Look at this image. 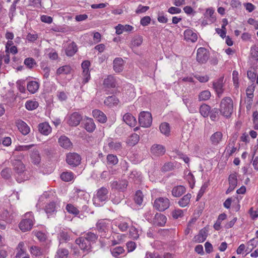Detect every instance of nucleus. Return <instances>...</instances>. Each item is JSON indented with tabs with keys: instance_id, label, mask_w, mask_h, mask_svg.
I'll list each match as a JSON object with an SVG mask.
<instances>
[{
	"instance_id": "nucleus-19",
	"label": "nucleus",
	"mask_w": 258,
	"mask_h": 258,
	"mask_svg": "<svg viewBox=\"0 0 258 258\" xmlns=\"http://www.w3.org/2000/svg\"><path fill=\"white\" fill-rule=\"evenodd\" d=\"M184 36L186 41L191 42H195L198 39L197 33L191 29L185 30L184 32Z\"/></svg>"
},
{
	"instance_id": "nucleus-3",
	"label": "nucleus",
	"mask_w": 258,
	"mask_h": 258,
	"mask_svg": "<svg viewBox=\"0 0 258 258\" xmlns=\"http://www.w3.org/2000/svg\"><path fill=\"white\" fill-rule=\"evenodd\" d=\"M13 165L14 169L18 175L16 176V180L21 183L26 180L28 177L24 174L25 171V166L22 162L19 160H15L14 161Z\"/></svg>"
},
{
	"instance_id": "nucleus-29",
	"label": "nucleus",
	"mask_w": 258,
	"mask_h": 258,
	"mask_svg": "<svg viewBox=\"0 0 258 258\" xmlns=\"http://www.w3.org/2000/svg\"><path fill=\"white\" fill-rule=\"evenodd\" d=\"M58 143L61 147L65 149H69L72 146L70 139L64 136H62L59 138Z\"/></svg>"
},
{
	"instance_id": "nucleus-46",
	"label": "nucleus",
	"mask_w": 258,
	"mask_h": 258,
	"mask_svg": "<svg viewBox=\"0 0 258 258\" xmlns=\"http://www.w3.org/2000/svg\"><path fill=\"white\" fill-rule=\"evenodd\" d=\"M139 140V136L137 134H133L129 137L127 143L130 146H135L138 143Z\"/></svg>"
},
{
	"instance_id": "nucleus-63",
	"label": "nucleus",
	"mask_w": 258,
	"mask_h": 258,
	"mask_svg": "<svg viewBox=\"0 0 258 258\" xmlns=\"http://www.w3.org/2000/svg\"><path fill=\"white\" fill-rule=\"evenodd\" d=\"M82 83L86 84L90 80L91 76L90 71H83L82 73Z\"/></svg>"
},
{
	"instance_id": "nucleus-8",
	"label": "nucleus",
	"mask_w": 258,
	"mask_h": 258,
	"mask_svg": "<svg viewBox=\"0 0 258 258\" xmlns=\"http://www.w3.org/2000/svg\"><path fill=\"white\" fill-rule=\"evenodd\" d=\"M81 158L80 156L76 153H70L67 156L66 161L67 163L74 167L79 165L81 163Z\"/></svg>"
},
{
	"instance_id": "nucleus-61",
	"label": "nucleus",
	"mask_w": 258,
	"mask_h": 258,
	"mask_svg": "<svg viewBox=\"0 0 258 258\" xmlns=\"http://www.w3.org/2000/svg\"><path fill=\"white\" fill-rule=\"evenodd\" d=\"M41 68L42 70V74H43L44 78L48 79L50 75V68L44 64L41 66Z\"/></svg>"
},
{
	"instance_id": "nucleus-20",
	"label": "nucleus",
	"mask_w": 258,
	"mask_h": 258,
	"mask_svg": "<svg viewBox=\"0 0 258 258\" xmlns=\"http://www.w3.org/2000/svg\"><path fill=\"white\" fill-rule=\"evenodd\" d=\"M123 120L130 126H135L137 123L135 117L131 113H126L122 117Z\"/></svg>"
},
{
	"instance_id": "nucleus-14",
	"label": "nucleus",
	"mask_w": 258,
	"mask_h": 258,
	"mask_svg": "<svg viewBox=\"0 0 258 258\" xmlns=\"http://www.w3.org/2000/svg\"><path fill=\"white\" fill-rule=\"evenodd\" d=\"M213 88L216 92L218 97H220L223 92V78H220L213 83Z\"/></svg>"
},
{
	"instance_id": "nucleus-17",
	"label": "nucleus",
	"mask_w": 258,
	"mask_h": 258,
	"mask_svg": "<svg viewBox=\"0 0 258 258\" xmlns=\"http://www.w3.org/2000/svg\"><path fill=\"white\" fill-rule=\"evenodd\" d=\"M208 236V230L206 228L202 229L198 235L194 238V240L197 243L203 242Z\"/></svg>"
},
{
	"instance_id": "nucleus-24",
	"label": "nucleus",
	"mask_w": 258,
	"mask_h": 258,
	"mask_svg": "<svg viewBox=\"0 0 258 258\" xmlns=\"http://www.w3.org/2000/svg\"><path fill=\"white\" fill-rule=\"evenodd\" d=\"M128 179L136 184L140 183L142 179L141 173L136 170H133L128 175Z\"/></svg>"
},
{
	"instance_id": "nucleus-38",
	"label": "nucleus",
	"mask_w": 258,
	"mask_h": 258,
	"mask_svg": "<svg viewBox=\"0 0 258 258\" xmlns=\"http://www.w3.org/2000/svg\"><path fill=\"white\" fill-rule=\"evenodd\" d=\"M72 71L71 67L70 66L66 65L59 68L56 70L57 75H67L71 73Z\"/></svg>"
},
{
	"instance_id": "nucleus-43",
	"label": "nucleus",
	"mask_w": 258,
	"mask_h": 258,
	"mask_svg": "<svg viewBox=\"0 0 258 258\" xmlns=\"http://www.w3.org/2000/svg\"><path fill=\"white\" fill-rule=\"evenodd\" d=\"M210 110V106L206 104L202 105L200 108V113L204 117H206L209 116Z\"/></svg>"
},
{
	"instance_id": "nucleus-2",
	"label": "nucleus",
	"mask_w": 258,
	"mask_h": 258,
	"mask_svg": "<svg viewBox=\"0 0 258 258\" xmlns=\"http://www.w3.org/2000/svg\"><path fill=\"white\" fill-rule=\"evenodd\" d=\"M108 190L105 187H101L97 191L94 195L93 201L94 205L96 207L103 206L108 199Z\"/></svg>"
},
{
	"instance_id": "nucleus-55",
	"label": "nucleus",
	"mask_w": 258,
	"mask_h": 258,
	"mask_svg": "<svg viewBox=\"0 0 258 258\" xmlns=\"http://www.w3.org/2000/svg\"><path fill=\"white\" fill-rule=\"evenodd\" d=\"M161 132L165 135H168L170 133V127L168 123L164 122L161 124L160 126Z\"/></svg>"
},
{
	"instance_id": "nucleus-51",
	"label": "nucleus",
	"mask_w": 258,
	"mask_h": 258,
	"mask_svg": "<svg viewBox=\"0 0 258 258\" xmlns=\"http://www.w3.org/2000/svg\"><path fill=\"white\" fill-rule=\"evenodd\" d=\"M211 93L208 90H205L201 92L199 95V100L200 101H206L210 99Z\"/></svg>"
},
{
	"instance_id": "nucleus-59",
	"label": "nucleus",
	"mask_w": 258,
	"mask_h": 258,
	"mask_svg": "<svg viewBox=\"0 0 258 258\" xmlns=\"http://www.w3.org/2000/svg\"><path fill=\"white\" fill-rule=\"evenodd\" d=\"M174 163L171 162L165 163L162 166L161 170L162 171L167 172L172 170L174 168Z\"/></svg>"
},
{
	"instance_id": "nucleus-33",
	"label": "nucleus",
	"mask_w": 258,
	"mask_h": 258,
	"mask_svg": "<svg viewBox=\"0 0 258 258\" xmlns=\"http://www.w3.org/2000/svg\"><path fill=\"white\" fill-rule=\"evenodd\" d=\"M56 204L54 202H51L48 203L45 207V211L48 216L51 215L56 212Z\"/></svg>"
},
{
	"instance_id": "nucleus-5",
	"label": "nucleus",
	"mask_w": 258,
	"mask_h": 258,
	"mask_svg": "<svg viewBox=\"0 0 258 258\" xmlns=\"http://www.w3.org/2000/svg\"><path fill=\"white\" fill-rule=\"evenodd\" d=\"M170 205L169 200L166 197H159L157 198L154 202V207L159 211H164Z\"/></svg>"
},
{
	"instance_id": "nucleus-42",
	"label": "nucleus",
	"mask_w": 258,
	"mask_h": 258,
	"mask_svg": "<svg viewBox=\"0 0 258 258\" xmlns=\"http://www.w3.org/2000/svg\"><path fill=\"white\" fill-rule=\"evenodd\" d=\"M83 237L86 239L91 244L95 243L98 238L97 235L91 232H88L85 233Z\"/></svg>"
},
{
	"instance_id": "nucleus-7",
	"label": "nucleus",
	"mask_w": 258,
	"mask_h": 258,
	"mask_svg": "<svg viewBox=\"0 0 258 258\" xmlns=\"http://www.w3.org/2000/svg\"><path fill=\"white\" fill-rule=\"evenodd\" d=\"M214 14V10L213 8L207 9L204 14V18L202 21V25L206 26L215 22L216 18Z\"/></svg>"
},
{
	"instance_id": "nucleus-60",
	"label": "nucleus",
	"mask_w": 258,
	"mask_h": 258,
	"mask_svg": "<svg viewBox=\"0 0 258 258\" xmlns=\"http://www.w3.org/2000/svg\"><path fill=\"white\" fill-rule=\"evenodd\" d=\"M228 181L229 185L236 186L237 184L236 174L235 173L230 174L228 177Z\"/></svg>"
},
{
	"instance_id": "nucleus-27",
	"label": "nucleus",
	"mask_w": 258,
	"mask_h": 258,
	"mask_svg": "<svg viewBox=\"0 0 258 258\" xmlns=\"http://www.w3.org/2000/svg\"><path fill=\"white\" fill-rule=\"evenodd\" d=\"M116 33L118 35L121 34L123 32H130L132 31L134 27L129 25H123L118 24L115 27Z\"/></svg>"
},
{
	"instance_id": "nucleus-54",
	"label": "nucleus",
	"mask_w": 258,
	"mask_h": 258,
	"mask_svg": "<svg viewBox=\"0 0 258 258\" xmlns=\"http://www.w3.org/2000/svg\"><path fill=\"white\" fill-rule=\"evenodd\" d=\"M129 235L134 239H137L139 237V231L134 226L130 227Z\"/></svg>"
},
{
	"instance_id": "nucleus-45",
	"label": "nucleus",
	"mask_w": 258,
	"mask_h": 258,
	"mask_svg": "<svg viewBox=\"0 0 258 258\" xmlns=\"http://www.w3.org/2000/svg\"><path fill=\"white\" fill-rule=\"evenodd\" d=\"M124 252L123 248L121 246H117L111 249V253L113 256L118 257V256Z\"/></svg>"
},
{
	"instance_id": "nucleus-40",
	"label": "nucleus",
	"mask_w": 258,
	"mask_h": 258,
	"mask_svg": "<svg viewBox=\"0 0 258 258\" xmlns=\"http://www.w3.org/2000/svg\"><path fill=\"white\" fill-rule=\"evenodd\" d=\"M118 99L115 96H111L106 98L104 100V104L109 106L117 105L118 103Z\"/></svg>"
},
{
	"instance_id": "nucleus-26",
	"label": "nucleus",
	"mask_w": 258,
	"mask_h": 258,
	"mask_svg": "<svg viewBox=\"0 0 258 258\" xmlns=\"http://www.w3.org/2000/svg\"><path fill=\"white\" fill-rule=\"evenodd\" d=\"M38 130L40 133L45 136L51 132V127L47 122L40 123L38 125Z\"/></svg>"
},
{
	"instance_id": "nucleus-32",
	"label": "nucleus",
	"mask_w": 258,
	"mask_h": 258,
	"mask_svg": "<svg viewBox=\"0 0 258 258\" xmlns=\"http://www.w3.org/2000/svg\"><path fill=\"white\" fill-rule=\"evenodd\" d=\"M30 158L32 163L35 165H39L41 162V159L40 154L37 150H33L31 154Z\"/></svg>"
},
{
	"instance_id": "nucleus-9",
	"label": "nucleus",
	"mask_w": 258,
	"mask_h": 258,
	"mask_svg": "<svg viewBox=\"0 0 258 258\" xmlns=\"http://www.w3.org/2000/svg\"><path fill=\"white\" fill-rule=\"evenodd\" d=\"M209 54L207 49L204 47H200L197 53V60L200 63H205L209 58Z\"/></svg>"
},
{
	"instance_id": "nucleus-64",
	"label": "nucleus",
	"mask_w": 258,
	"mask_h": 258,
	"mask_svg": "<svg viewBox=\"0 0 258 258\" xmlns=\"http://www.w3.org/2000/svg\"><path fill=\"white\" fill-rule=\"evenodd\" d=\"M10 216L9 212L7 210L0 208V217L3 220H7Z\"/></svg>"
},
{
	"instance_id": "nucleus-36",
	"label": "nucleus",
	"mask_w": 258,
	"mask_h": 258,
	"mask_svg": "<svg viewBox=\"0 0 258 258\" xmlns=\"http://www.w3.org/2000/svg\"><path fill=\"white\" fill-rule=\"evenodd\" d=\"M191 198L190 194H187L184 195L182 198H181L178 202V204L180 207L182 208L185 207L189 203L190 200Z\"/></svg>"
},
{
	"instance_id": "nucleus-1",
	"label": "nucleus",
	"mask_w": 258,
	"mask_h": 258,
	"mask_svg": "<svg viewBox=\"0 0 258 258\" xmlns=\"http://www.w3.org/2000/svg\"><path fill=\"white\" fill-rule=\"evenodd\" d=\"M219 111L224 116L229 117L231 116L233 111V102L230 97H225L221 100Z\"/></svg>"
},
{
	"instance_id": "nucleus-50",
	"label": "nucleus",
	"mask_w": 258,
	"mask_h": 258,
	"mask_svg": "<svg viewBox=\"0 0 258 258\" xmlns=\"http://www.w3.org/2000/svg\"><path fill=\"white\" fill-rule=\"evenodd\" d=\"M107 164L110 165H115L117 164L118 159L116 156L113 154H108L107 156Z\"/></svg>"
},
{
	"instance_id": "nucleus-13",
	"label": "nucleus",
	"mask_w": 258,
	"mask_h": 258,
	"mask_svg": "<svg viewBox=\"0 0 258 258\" xmlns=\"http://www.w3.org/2000/svg\"><path fill=\"white\" fill-rule=\"evenodd\" d=\"M166 151L164 146L160 144H154L151 148L152 154L156 157L163 156Z\"/></svg>"
},
{
	"instance_id": "nucleus-34",
	"label": "nucleus",
	"mask_w": 258,
	"mask_h": 258,
	"mask_svg": "<svg viewBox=\"0 0 258 258\" xmlns=\"http://www.w3.org/2000/svg\"><path fill=\"white\" fill-rule=\"evenodd\" d=\"M39 87V83L33 81L28 82L27 86V90L31 94H34L38 90Z\"/></svg>"
},
{
	"instance_id": "nucleus-28",
	"label": "nucleus",
	"mask_w": 258,
	"mask_h": 258,
	"mask_svg": "<svg viewBox=\"0 0 258 258\" xmlns=\"http://www.w3.org/2000/svg\"><path fill=\"white\" fill-rule=\"evenodd\" d=\"M131 222L130 219L122 220L116 223V226L121 231L124 232L130 227Z\"/></svg>"
},
{
	"instance_id": "nucleus-4",
	"label": "nucleus",
	"mask_w": 258,
	"mask_h": 258,
	"mask_svg": "<svg viewBox=\"0 0 258 258\" xmlns=\"http://www.w3.org/2000/svg\"><path fill=\"white\" fill-rule=\"evenodd\" d=\"M24 218L19 223V227L22 232H26L30 230L34 224V217L32 212L25 214Z\"/></svg>"
},
{
	"instance_id": "nucleus-30",
	"label": "nucleus",
	"mask_w": 258,
	"mask_h": 258,
	"mask_svg": "<svg viewBox=\"0 0 258 258\" xmlns=\"http://www.w3.org/2000/svg\"><path fill=\"white\" fill-rule=\"evenodd\" d=\"M186 191V188L182 185L174 186L172 190V195L174 197H179Z\"/></svg>"
},
{
	"instance_id": "nucleus-53",
	"label": "nucleus",
	"mask_w": 258,
	"mask_h": 258,
	"mask_svg": "<svg viewBox=\"0 0 258 258\" xmlns=\"http://www.w3.org/2000/svg\"><path fill=\"white\" fill-rule=\"evenodd\" d=\"M30 251L32 255L36 256H40L42 254V249L37 246H32L30 247Z\"/></svg>"
},
{
	"instance_id": "nucleus-35",
	"label": "nucleus",
	"mask_w": 258,
	"mask_h": 258,
	"mask_svg": "<svg viewBox=\"0 0 258 258\" xmlns=\"http://www.w3.org/2000/svg\"><path fill=\"white\" fill-rule=\"evenodd\" d=\"M96 127L93 119L87 117L85 123V128L88 132H92Z\"/></svg>"
},
{
	"instance_id": "nucleus-47",
	"label": "nucleus",
	"mask_w": 258,
	"mask_h": 258,
	"mask_svg": "<svg viewBox=\"0 0 258 258\" xmlns=\"http://www.w3.org/2000/svg\"><path fill=\"white\" fill-rule=\"evenodd\" d=\"M144 196L142 192L140 190L136 191L134 197V200L136 204L141 205L143 201Z\"/></svg>"
},
{
	"instance_id": "nucleus-39",
	"label": "nucleus",
	"mask_w": 258,
	"mask_h": 258,
	"mask_svg": "<svg viewBox=\"0 0 258 258\" xmlns=\"http://www.w3.org/2000/svg\"><path fill=\"white\" fill-rule=\"evenodd\" d=\"M69 254V250L63 248H59L56 251L55 258H67Z\"/></svg>"
},
{
	"instance_id": "nucleus-48",
	"label": "nucleus",
	"mask_w": 258,
	"mask_h": 258,
	"mask_svg": "<svg viewBox=\"0 0 258 258\" xmlns=\"http://www.w3.org/2000/svg\"><path fill=\"white\" fill-rule=\"evenodd\" d=\"M66 209L68 213L75 216L79 214V210L71 204H67L66 207Z\"/></svg>"
},
{
	"instance_id": "nucleus-22",
	"label": "nucleus",
	"mask_w": 258,
	"mask_h": 258,
	"mask_svg": "<svg viewBox=\"0 0 258 258\" xmlns=\"http://www.w3.org/2000/svg\"><path fill=\"white\" fill-rule=\"evenodd\" d=\"M124 61L120 57L115 58L113 61V70L116 73L121 72L123 69Z\"/></svg>"
},
{
	"instance_id": "nucleus-57",
	"label": "nucleus",
	"mask_w": 258,
	"mask_h": 258,
	"mask_svg": "<svg viewBox=\"0 0 258 258\" xmlns=\"http://www.w3.org/2000/svg\"><path fill=\"white\" fill-rule=\"evenodd\" d=\"M255 85L253 83H252L251 85L249 86L246 90V96L247 97L252 99L253 97V92L255 90Z\"/></svg>"
},
{
	"instance_id": "nucleus-21",
	"label": "nucleus",
	"mask_w": 258,
	"mask_h": 258,
	"mask_svg": "<svg viewBox=\"0 0 258 258\" xmlns=\"http://www.w3.org/2000/svg\"><path fill=\"white\" fill-rule=\"evenodd\" d=\"M166 221L167 218L165 216L160 213H157L154 219V223L159 226H163L165 225Z\"/></svg>"
},
{
	"instance_id": "nucleus-58",
	"label": "nucleus",
	"mask_w": 258,
	"mask_h": 258,
	"mask_svg": "<svg viewBox=\"0 0 258 258\" xmlns=\"http://www.w3.org/2000/svg\"><path fill=\"white\" fill-rule=\"evenodd\" d=\"M12 170L9 168H6L4 169L1 172L2 176L6 179H10L12 175Z\"/></svg>"
},
{
	"instance_id": "nucleus-44",
	"label": "nucleus",
	"mask_w": 258,
	"mask_h": 258,
	"mask_svg": "<svg viewBox=\"0 0 258 258\" xmlns=\"http://www.w3.org/2000/svg\"><path fill=\"white\" fill-rule=\"evenodd\" d=\"M60 178L62 180L69 182L74 178V174L72 172H63L61 174Z\"/></svg>"
},
{
	"instance_id": "nucleus-62",
	"label": "nucleus",
	"mask_w": 258,
	"mask_h": 258,
	"mask_svg": "<svg viewBox=\"0 0 258 258\" xmlns=\"http://www.w3.org/2000/svg\"><path fill=\"white\" fill-rule=\"evenodd\" d=\"M250 55L251 57L255 60H258V47L252 46L250 48Z\"/></svg>"
},
{
	"instance_id": "nucleus-12",
	"label": "nucleus",
	"mask_w": 258,
	"mask_h": 258,
	"mask_svg": "<svg viewBox=\"0 0 258 258\" xmlns=\"http://www.w3.org/2000/svg\"><path fill=\"white\" fill-rule=\"evenodd\" d=\"M96 228L98 232L103 235L108 230L109 222L105 219L99 220L96 223Z\"/></svg>"
},
{
	"instance_id": "nucleus-31",
	"label": "nucleus",
	"mask_w": 258,
	"mask_h": 258,
	"mask_svg": "<svg viewBox=\"0 0 258 258\" xmlns=\"http://www.w3.org/2000/svg\"><path fill=\"white\" fill-rule=\"evenodd\" d=\"M77 51V46L76 43L72 42L69 43L66 49V53L68 56L74 55Z\"/></svg>"
},
{
	"instance_id": "nucleus-16",
	"label": "nucleus",
	"mask_w": 258,
	"mask_h": 258,
	"mask_svg": "<svg viewBox=\"0 0 258 258\" xmlns=\"http://www.w3.org/2000/svg\"><path fill=\"white\" fill-rule=\"evenodd\" d=\"M103 84L105 88H115L116 85V79L114 76L112 75H108L106 78L104 79Z\"/></svg>"
},
{
	"instance_id": "nucleus-41",
	"label": "nucleus",
	"mask_w": 258,
	"mask_h": 258,
	"mask_svg": "<svg viewBox=\"0 0 258 258\" xmlns=\"http://www.w3.org/2000/svg\"><path fill=\"white\" fill-rule=\"evenodd\" d=\"M39 105L37 101L35 100H28L26 102L25 106L28 110H33L36 109Z\"/></svg>"
},
{
	"instance_id": "nucleus-6",
	"label": "nucleus",
	"mask_w": 258,
	"mask_h": 258,
	"mask_svg": "<svg viewBox=\"0 0 258 258\" xmlns=\"http://www.w3.org/2000/svg\"><path fill=\"white\" fill-rule=\"evenodd\" d=\"M139 121L140 125L144 127L150 126L152 122L151 114L148 111H143L140 113Z\"/></svg>"
},
{
	"instance_id": "nucleus-11",
	"label": "nucleus",
	"mask_w": 258,
	"mask_h": 258,
	"mask_svg": "<svg viewBox=\"0 0 258 258\" xmlns=\"http://www.w3.org/2000/svg\"><path fill=\"white\" fill-rule=\"evenodd\" d=\"M82 119V115L78 112H75L69 116L68 123L71 126H76L80 124Z\"/></svg>"
},
{
	"instance_id": "nucleus-18",
	"label": "nucleus",
	"mask_w": 258,
	"mask_h": 258,
	"mask_svg": "<svg viewBox=\"0 0 258 258\" xmlns=\"http://www.w3.org/2000/svg\"><path fill=\"white\" fill-rule=\"evenodd\" d=\"M17 126L19 131L24 135H27L30 131L29 126L24 121L19 120L16 122Z\"/></svg>"
},
{
	"instance_id": "nucleus-52",
	"label": "nucleus",
	"mask_w": 258,
	"mask_h": 258,
	"mask_svg": "<svg viewBox=\"0 0 258 258\" xmlns=\"http://www.w3.org/2000/svg\"><path fill=\"white\" fill-rule=\"evenodd\" d=\"M108 145L110 149L112 151H117L121 148V144L120 142L111 141Z\"/></svg>"
},
{
	"instance_id": "nucleus-37",
	"label": "nucleus",
	"mask_w": 258,
	"mask_h": 258,
	"mask_svg": "<svg viewBox=\"0 0 258 258\" xmlns=\"http://www.w3.org/2000/svg\"><path fill=\"white\" fill-rule=\"evenodd\" d=\"M58 238L60 243L67 242L70 240V236L65 230H61L58 234Z\"/></svg>"
},
{
	"instance_id": "nucleus-15",
	"label": "nucleus",
	"mask_w": 258,
	"mask_h": 258,
	"mask_svg": "<svg viewBox=\"0 0 258 258\" xmlns=\"http://www.w3.org/2000/svg\"><path fill=\"white\" fill-rule=\"evenodd\" d=\"M223 134L221 132H216L210 137V142L214 146H217L222 141Z\"/></svg>"
},
{
	"instance_id": "nucleus-23",
	"label": "nucleus",
	"mask_w": 258,
	"mask_h": 258,
	"mask_svg": "<svg viewBox=\"0 0 258 258\" xmlns=\"http://www.w3.org/2000/svg\"><path fill=\"white\" fill-rule=\"evenodd\" d=\"M128 182L125 180L114 181L111 183L112 188H114L118 190L123 191L127 187Z\"/></svg>"
},
{
	"instance_id": "nucleus-49",
	"label": "nucleus",
	"mask_w": 258,
	"mask_h": 258,
	"mask_svg": "<svg viewBox=\"0 0 258 258\" xmlns=\"http://www.w3.org/2000/svg\"><path fill=\"white\" fill-rule=\"evenodd\" d=\"M143 42V38L141 36H137L134 37L131 42V47H138L140 46Z\"/></svg>"
},
{
	"instance_id": "nucleus-56",
	"label": "nucleus",
	"mask_w": 258,
	"mask_h": 258,
	"mask_svg": "<svg viewBox=\"0 0 258 258\" xmlns=\"http://www.w3.org/2000/svg\"><path fill=\"white\" fill-rule=\"evenodd\" d=\"M24 63L29 69H32L36 65L35 60L32 57L26 58L24 60Z\"/></svg>"
},
{
	"instance_id": "nucleus-25",
	"label": "nucleus",
	"mask_w": 258,
	"mask_h": 258,
	"mask_svg": "<svg viewBox=\"0 0 258 258\" xmlns=\"http://www.w3.org/2000/svg\"><path fill=\"white\" fill-rule=\"evenodd\" d=\"M93 116L100 123H105L107 120V117L102 111L98 109H95L92 112Z\"/></svg>"
},
{
	"instance_id": "nucleus-10",
	"label": "nucleus",
	"mask_w": 258,
	"mask_h": 258,
	"mask_svg": "<svg viewBox=\"0 0 258 258\" xmlns=\"http://www.w3.org/2000/svg\"><path fill=\"white\" fill-rule=\"evenodd\" d=\"M76 243L84 252L87 253L91 249L92 244L83 236L77 239L76 240Z\"/></svg>"
}]
</instances>
